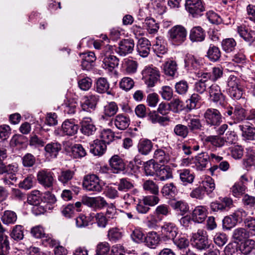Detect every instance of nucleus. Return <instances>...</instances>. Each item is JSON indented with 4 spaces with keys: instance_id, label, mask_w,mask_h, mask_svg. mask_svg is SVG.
Here are the masks:
<instances>
[{
    "instance_id": "f257e3e1",
    "label": "nucleus",
    "mask_w": 255,
    "mask_h": 255,
    "mask_svg": "<svg viewBox=\"0 0 255 255\" xmlns=\"http://www.w3.org/2000/svg\"><path fill=\"white\" fill-rule=\"evenodd\" d=\"M191 244L199 250H205L210 247L207 232L203 229H199L197 232L192 233L191 238Z\"/></svg>"
},
{
    "instance_id": "f03ea898",
    "label": "nucleus",
    "mask_w": 255,
    "mask_h": 255,
    "mask_svg": "<svg viewBox=\"0 0 255 255\" xmlns=\"http://www.w3.org/2000/svg\"><path fill=\"white\" fill-rule=\"evenodd\" d=\"M104 185L105 183L95 174L85 176L83 181V187L89 191L100 192Z\"/></svg>"
},
{
    "instance_id": "7ed1b4c3",
    "label": "nucleus",
    "mask_w": 255,
    "mask_h": 255,
    "mask_svg": "<svg viewBox=\"0 0 255 255\" xmlns=\"http://www.w3.org/2000/svg\"><path fill=\"white\" fill-rule=\"evenodd\" d=\"M170 40L175 45H180L184 42L187 36V31L182 25H177L172 27L168 32Z\"/></svg>"
},
{
    "instance_id": "20e7f679",
    "label": "nucleus",
    "mask_w": 255,
    "mask_h": 255,
    "mask_svg": "<svg viewBox=\"0 0 255 255\" xmlns=\"http://www.w3.org/2000/svg\"><path fill=\"white\" fill-rule=\"evenodd\" d=\"M142 79L149 87H152L160 77L159 71L152 66L146 67L142 71Z\"/></svg>"
},
{
    "instance_id": "39448f33",
    "label": "nucleus",
    "mask_w": 255,
    "mask_h": 255,
    "mask_svg": "<svg viewBox=\"0 0 255 255\" xmlns=\"http://www.w3.org/2000/svg\"><path fill=\"white\" fill-rule=\"evenodd\" d=\"M185 6L186 10L194 17L201 16L205 10L202 0H186Z\"/></svg>"
},
{
    "instance_id": "423d86ee",
    "label": "nucleus",
    "mask_w": 255,
    "mask_h": 255,
    "mask_svg": "<svg viewBox=\"0 0 255 255\" xmlns=\"http://www.w3.org/2000/svg\"><path fill=\"white\" fill-rule=\"evenodd\" d=\"M229 93L234 100L240 99L243 94L242 87L240 84V79L237 77L231 75L228 81Z\"/></svg>"
},
{
    "instance_id": "0eeeda50",
    "label": "nucleus",
    "mask_w": 255,
    "mask_h": 255,
    "mask_svg": "<svg viewBox=\"0 0 255 255\" xmlns=\"http://www.w3.org/2000/svg\"><path fill=\"white\" fill-rule=\"evenodd\" d=\"M204 118L207 125L218 127L222 122V116L220 112L215 109H208L204 113Z\"/></svg>"
},
{
    "instance_id": "6e6552de",
    "label": "nucleus",
    "mask_w": 255,
    "mask_h": 255,
    "mask_svg": "<svg viewBox=\"0 0 255 255\" xmlns=\"http://www.w3.org/2000/svg\"><path fill=\"white\" fill-rule=\"evenodd\" d=\"M225 114L231 116L235 124L240 123L246 119V110L240 105H236L235 107H229L227 108Z\"/></svg>"
},
{
    "instance_id": "1a4fd4ad",
    "label": "nucleus",
    "mask_w": 255,
    "mask_h": 255,
    "mask_svg": "<svg viewBox=\"0 0 255 255\" xmlns=\"http://www.w3.org/2000/svg\"><path fill=\"white\" fill-rule=\"evenodd\" d=\"M177 233V228L173 223H165L161 227V238L164 241H174Z\"/></svg>"
},
{
    "instance_id": "9d476101",
    "label": "nucleus",
    "mask_w": 255,
    "mask_h": 255,
    "mask_svg": "<svg viewBox=\"0 0 255 255\" xmlns=\"http://www.w3.org/2000/svg\"><path fill=\"white\" fill-rule=\"evenodd\" d=\"M209 94L211 100L214 103L225 107L227 104L225 96L222 93L220 87L217 84H212L209 87Z\"/></svg>"
},
{
    "instance_id": "9b49d317",
    "label": "nucleus",
    "mask_w": 255,
    "mask_h": 255,
    "mask_svg": "<svg viewBox=\"0 0 255 255\" xmlns=\"http://www.w3.org/2000/svg\"><path fill=\"white\" fill-rule=\"evenodd\" d=\"M37 179L38 182L45 188H52L54 181V173L46 170L38 172Z\"/></svg>"
},
{
    "instance_id": "f8f14e48",
    "label": "nucleus",
    "mask_w": 255,
    "mask_h": 255,
    "mask_svg": "<svg viewBox=\"0 0 255 255\" xmlns=\"http://www.w3.org/2000/svg\"><path fill=\"white\" fill-rule=\"evenodd\" d=\"M134 47V43L133 39H123L119 44V47L117 49V52L121 56H125L132 52Z\"/></svg>"
},
{
    "instance_id": "ddd939ff",
    "label": "nucleus",
    "mask_w": 255,
    "mask_h": 255,
    "mask_svg": "<svg viewBox=\"0 0 255 255\" xmlns=\"http://www.w3.org/2000/svg\"><path fill=\"white\" fill-rule=\"evenodd\" d=\"M110 166L113 173H119L126 169V163L118 155H113L109 160Z\"/></svg>"
},
{
    "instance_id": "4468645a",
    "label": "nucleus",
    "mask_w": 255,
    "mask_h": 255,
    "mask_svg": "<svg viewBox=\"0 0 255 255\" xmlns=\"http://www.w3.org/2000/svg\"><path fill=\"white\" fill-rule=\"evenodd\" d=\"M237 32L240 36L250 44L255 41V31L248 28L246 26H238Z\"/></svg>"
},
{
    "instance_id": "2eb2a0df",
    "label": "nucleus",
    "mask_w": 255,
    "mask_h": 255,
    "mask_svg": "<svg viewBox=\"0 0 255 255\" xmlns=\"http://www.w3.org/2000/svg\"><path fill=\"white\" fill-rule=\"evenodd\" d=\"M81 131L85 135L89 136L93 134L96 130V128L94 125L91 118H84L81 123Z\"/></svg>"
},
{
    "instance_id": "dca6fc26",
    "label": "nucleus",
    "mask_w": 255,
    "mask_h": 255,
    "mask_svg": "<svg viewBox=\"0 0 255 255\" xmlns=\"http://www.w3.org/2000/svg\"><path fill=\"white\" fill-rule=\"evenodd\" d=\"M207 216V210L206 207L198 206L195 207L192 212V219L193 221L202 223Z\"/></svg>"
},
{
    "instance_id": "f3484780",
    "label": "nucleus",
    "mask_w": 255,
    "mask_h": 255,
    "mask_svg": "<svg viewBox=\"0 0 255 255\" xmlns=\"http://www.w3.org/2000/svg\"><path fill=\"white\" fill-rule=\"evenodd\" d=\"M107 149V145L103 141L99 139L94 140L90 144V151L94 155H103Z\"/></svg>"
},
{
    "instance_id": "a211bd4d",
    "label": "nucleus",
    "mask_w": 255,
    "mask_h": 255,
    "mask_svg": "<svg viewBox=\"0 0 255 255\" xmlns=\"http://www.w3.org/2000/svg\"><path fill=\"white\" fill-rule=\"evenodd\" d=\"M160 238L158 234L154 231L148 232L144 239L145 245L151 248L155 249L159 244Z\"/></svg>"
},
{
    "instance_id": "6ab92c4d",
    "label": "nucleus",
    "mask_w": 255,
    "mask_h": 255,
    "mask_svg": "<svg viewBox=\"0 0 255 255\" xmlns=\"http://www.w3.org/2000/svg\"><path fill=\"white\" fill-rule=\"evenodd\" d=\"M102 60V67L103 68L112 71L113 70L119 65V59L114 55L101 56Z\"/></svg>"
},
{
    "instance_id": "aec40b11",
    "label": "nucleus",
    "mask_w": 255,
    "mask_h": 255,
    "mask_svg": "<svg viewBox=\"0 0 255 255\" xmlns=\"http://www.w3.org/2000/svg\"><path fill=\"white\" fill-rule=\"evenodd\" d=\"M114 123L116 127L120 130L126 129L129 125V118L123 114H119L112 119L110 122Z\"/></svg>"
},
{
    "instance_id": "412c9836",
    "label": "nucleus",
    "mask_w": 255,
    "mask_h": 255,
    "mask_svg": "<svg viewBox=\"0 0 255 255\" xmlns=\"http://www.w3.org/2000/svg\"><path fill=\"white\" fill-rule=\"evenodd\" d=\"M136 47L137 52L140 56L143 57H146L148 56L150 50V43L147 39L145 38L139 39Z\"/></svg>"
},
{
    "instance_id": "4be33fe9",
    "label": "nucleus",
    "mask_w": 255,
    "mask_h": 255,
    "mask_svg": "<svg viewBox=\"0 0 255 255\" xmlns=\"http://www.w3.org/2000/svg\"><path fill=\"white\" fill-rule=\"evenodd\" d=\"M78 128V126L71 120H65L62 125L63 132L69 136L75 134L77 132Z\"/></svg>"
},
{
    "instance_id": "5701e85b",
    "label": "nucleus",
    "mask_w": 255,
    "mask_h": 255,
    "mask_svg": "<svg viewBox=\"0 0 255 255\" xmlns=\"http://www.w3.org/2000/svg\"><path fill=\"white\" fill-rule=\"evenodd\" d=\"M153 147V143L148 139H141L137 144V150L139 153L143 155L149 153Z\"/></svg>"
},
{
    "instance_id": "b1692460",
    "label": "nucleus",
    "mask_w": 255,
    "mask_h": 255,
    "mask_svg": "<svg viewBox=\"0 0 255 255\" xmlns=\"http://www.w3.org/2000/svg\"><path fill=\"white\" fill-rule=\"evenodd\" d=\"M118 107L116 103L112 102L108 103L104 107L103 115L101 119H107L114 116L117 113Z\"/></svg>"
},
{
    "instance_id": "393cba45",
    "label": "nucleus",
    "mask_w": 255,
    "mask_h": 255,
    "mask_svg": "<svg viewBox=\"0 0 255 255\" xmlns=\"http://www.w3.org/2000/svg\"><path fill=\"white\" fill-rule=\"evenodd\" d=\"M83 100L82 108L84 110L87 111L89 109L95 108L99 98L96 95H89L84 97Z\"/></svg>"
},
{
    "instance_id": "a878e982",
    "label": "nucleus",
    "mask_w": 255,
    "mask_h": 255,
    "mask_svg": "<svg viewBox=\"0 0 255 255\" xmlns=\"http://www.w3.org/2000/svg\"><path fill=\"white\" fill-rule=\"evenodd\" d=\"M96 57L93 52H89L82 54L81 66L83 69L89 70L92 68L93 63L96 60Z\"/></svg>"
},
{
    "instance_id": "bb28decb",
    "label": "nucleus",
    "mask_w": 255,
    "mask_h": 255,
    "mask_svg": "<svg viewBox=\"0 0 255 255\" xmlns=\"http://www.w3.org/2000/svg\"><path fill=\"white\" fill-rule=\"evenodd\" d=\"M156 175L158 180L165 181L172 178V170L168 166L159 165Z\"/></svg>"
},
{
    "instance_id": "cd10ccee",
    "label": "nucleus",
    "mask_w": 255,
    "mask_h": 255,
    "mask_svg": "<svg viewBox=\"0 0 255 255\" xmlns=\"http://www.w3.org/2000/svg\"><path fill=\"white\" fill-rule=\"evenodd\" d=\"M205 37V32L200 26L194 27L190 31L189 38L192 42L202 41Z\"/></svg>"
},
{
    "instance_id": "c85d7f7f",
    "label": "nucleus",
    "mask_w": 255,
    "mask_h": 255,
    "mask_svg": "<svg viewBox=\"0 0 255 255\" xmlns=\"http://www.w3.org/2000/svg\"><path fill=\"white\" fill-rule=\"evenodd\" d=\"M44 149L47 155L55 158L61 149V145L57 142H52L47 144Z\"/></svg>"
},
{
    "instance_id": "c756f323",
    "label": "nucleus",
    "mask_w": 255,
    "mask_h": 255,
    "mask_svg": "<svg viewBox=\"0 0 255 255\" xmlns=\"http://www.w3.org/2000/svg\"><path fill=\"white\" fill-rule=\"evenodd\" d=\"M96 91L100 94L106 93L108 95H110L111 92L109 91L110 84L107 80L105 78H99L96 81Z\"/></svg>"
},
{
    "instance_id": "7c9ffc66",
    "label": "nucleus",
    "mask_w": 255,
    "mask_h": 255,
    "mask_svg": "<svg viewBox=\"0 0 255 255\" xmlns=\"http://www.w3.org/2000/svg\"><path fill=\"white\" fill-rule=\"evenodd\" d=\"M209 161V156L207 152H202L195 157V163L198 170H202L206 167Z\"/></svg>"
},
{
    "instance_id": "2f4dec72",
    "label": "nucleus",
    "mask_w": 255,
    "mask_h": 255,
    "mask_svg": "<svg viewBox=\"0 0 255 255\" xmlns=\"http://www.w3.org/2000/svg\"><path fill=\"white\" fill-rule=\"evenodd\" d=\"M163 71L166 75L175 76L177 72V64L176 61L170 60L165 62L163 65Z\"/></svg>"
},
{
    "instance_id": "473e14b6",
    "label": "nucleus",
    "mask_w": 255,
    "mask_h": 255,
    "mask_svg": "<svg viewBox=\"0 0 255 255\" xmlns=\"http://www.w3.org/2000/svg\"><path fill=\"white\" fill-rule=\"evenodd\" d=\"M159 164L154 162L153 160H150L144 164V170L145 174L147 176H153L156 175Z\"/></svg>"
},
{
    "instance_id": "72a5a7b5",
    "label": "nucleus",
    "mask_w": 255,
    "mask_h": 255,
    "mask_svg": "<svg viewBox=\"0 0 255 255\" xmlns=\"http://www.w3.org/2000/svg\"><path fill=\"white\" fill-rule=\"evenodd\" d=\"M153 158L157 163L159 162L163 164L167 163L170 160L169 154L165 153L164 150L160 148L155 150Z\"/></svg>"
},
{
    "instance_id": "f704fd0d",
    "label": "nucleus",
    "mask_w": 255,
    "mask_h": 255,
    "mask_svg": "<svg viewBox=\"0 0 255 255\" xmlns=\"http://www.w3.org/2000/svg\"><path fill=\"white\" fill-rule=\"evenodd\" d=\"M161 192L166 198L174 196L177 192L176 187L173 183H167L161 189Z\"/></svg>"
},
{
    "instance_id": "c9c22d12",
    "label": "nucleus",
    "mask_w": 255,
    "mask_h": 255,
    "mask_svg": "<svg viewBox=\"0 0 255 255\" xmlns=\"http://www.w3.org/2000/svg\"><path fill=\"white\" fill-rule=\"evenodd\" d=\"M240 250L245 255L250 254L255 250V241L253 239H247L242 244Z\"/></svg>"
},
{
    "instance_id": "e433bc0d",
    "label": "nucleus",
    "mask_w": 255,
    "mask_h": 255,
    "mask_svg": "<svg viewBox=\"0 0 255 255\" xmlns=\"http://www.w3.org/2000/svg\"><path fill=\"white\" fill-rule=\"evenodd\" d=\"M205 140L217 147H221L225 145L223 137L218 135L208 136Z\"/></svg>"
},
{
    "instance_id": "4c0bfd02",
    "label": "nucleus",
    "mask_w": 255,
    "mask_h": 255,
    "mask_svg": "<svg viewBox=\"0 0 255 255\" xmlns=\"http://www.w3.org/2000/svg\"><path fill=\"white\" fill-rule=\"evenodd\" d=\"M251 236L245 228L236 229L233 234V238L238 242H242Z\"/></svg>"
},
{
    "instance_id": "58836bf2",
    "label": "nucleus",
    "mask_w": 255,
    "mask_h": 255,
    "mask_svg": "<svg viewBox=\"0 0 255 255\" xmlns=\"http://www.w3.org/2000/svg\"><path fill=\"white\" fill-rule=\"evenodd\" d=\"M221 53L219 48L211 44L207 52V56L212 61L216 62L221 57Z\"/></svg>"
},
{
    "instance_id": "ea45409f",
    "label": "nucleus",
    "mask_w": 255,
    "mask_h": 255,
    "mask_svg": "<svg viewBox=\"0 0 255 255\" xmlns=\"http://www.w3.org/2000/svg\"><path fill=\"white\" fill-rule=\"evenodd\" d=\"M170 206L174 210L180 212L181 215L185 214L189 209L187 203L182 200L173 201Z\"/></svg>"
},
{
    "instance_id": "a19ab883",
    "label": "nucleus",
    "mask_w": 255,
    "mask_h": 255,
    "mask_svg": "<svg viewBox=\"0 0 255 255\" xmlns=\"http://www.w3.org/2000/svg\"><path fill=\"white\" fill-rule=\"evenodd\" d=\"M74 175V172L70 169L61 171L60 174L58 176V180L64 185L68 184L73 178Z\"/></svg>"
},
{
    "instance_id": "79ce46f5",
    "label": "nucleus",
    "mask_w": 255,
    "mask_h": 255,
    "mask_svg": "<svg viewBox=\"0 0 255 255\" xmlns=\"http://www.w3.org/2000/svg\"><path fill=\"white\" fill-rule=\"evenodd\" d=\"M237 43L234 39L232 38H226L222 42V47L226 52H231L234 50Z\"/></svg>"
},
{
    "instance_id": "37998d69",
    "label": "nucleus",
    "mask_w": 255,
    "mask_h": 255,
    "mask_svg": "<svg viewBox=\"0 0 255 255\" xmlns=\"http://www.w3.org/2000/svg\"><path fill=\"white\" fill-rule=\"evenodd\" d=\"M161 221L155 214H151L147 217L145 224L149 229H155L158 227V223Z\"/></svg>"
},
{
    "instance_id": "c03bdc74",
    "label": "nucleus",
    "mask_w": 255,
    "mask_h": 255,
    "mask_svg": "<svg viewBox=\"0 0 255 255\" xmlns=\"http://www.w3.org/2000/svg\"><path fill=\"white\" fill-rule=\"evenodd\" d=\"M170 213V209L166 204H161L157 206L154 212L161 220L163 217L167 216Z\"/></svg>"
},
{
    "instance_id": "a18cd8bd",
    "label": "nucleus",
    "mask_w": 255,
    "mask_h": 255,
    "mask_svg": "<svg viewBox=\"0 0 255 255\" xmlns=\"http://www.w3.org/2000/svg\"><path fill=\"white\" fill-rule=\"evenodd\" d=\"M240 129L242 131V136L247 139H253L255 135V129L249 126L240 125L239 126Z\"/></svg>"
},
{
    "instance_id": "49530a36",
    "label": "nucleus",
    "mask_w": 255,
    "mask_h": 255,
    "mask_svg": "<svg viewBox=\"0 0 255 255\" xmlns=\"http://www.w3.org/2000/svg\"><path fill=\"white\" fill-rule=\"evenodd\" d=\"M17 220L15 213L11 211H5L1 217L2 222L6 225L14 224Z\"/></svg>"
},
{
    "instance_id": "de8ad7c7",
    "label": "nucleus",
    "mask_w": 255,
    "mask_h": 255,
    "mask_svg": "<svg viewBox=\"0 0 255 255\" xmlns=\"http://www.w3.org/2000/svg\"><path fill=\"white\" fill-rule=\"evenodd\" d=\"M180 178L183 182L192 183L194 179V175L189 169H184L178 171Z\"/></svg>"
},
{
    "instance_id": "09e8293b",
    "label": "nucleus",
    "mask_w": 255,
    "mask_h": 255,
    "mask_svg": "<svg viewBox=\"0 0 255 255\" xmlns=\"http://www.w3.org/2000/svg\"><path fill=\"white\" fill-rule=\"evenodd\" d=\"M245 227L251 236H255V219L248 217L244 220Z\"/></svg>"
},
{
    "instance_id": "8fccbe9b",
    "label": "nucleus",
    "mask_w": 255,
    "mask_h": 255,
    "mask_svg": "<svg viewBox=\"0 0 255 255\" xmlns=\"http://www.w3.org/2000/svg\"><path fill=\"white\" fill-rule=\"evenodd\" d=\"M144 190L149 191L152 194H159L158 186L152 180H146L143 184Z\"/></svg>"
},
{
    "instance_id": "3c124183",
    "label": "nucleus",
    "mask_w": 255,
    "mask_h": 255,
    "mask_svg": "<svg viewBox=\"0 0 255 255\" xmlns=\"http://www.w3.org/2000/svg\"><path fill=\"white\" fill-rule=\"evenodd\" d=\"M133 187V184L127 178L120 179L118 183V189L120 191L127 192Z\"/></svg>"
},
{
    "instance_id": "603ef678",
    "label": "nucleus",
    "mask_w": 255,
    "mask_h": 255,
    "mask_svg": "<svg viewBox=\"0 0 255 255\" xmlns=\"http://www.w3.org/2000/svg\"><path fill=\"white\" fill-rule=\"evenodd\" d=\"M71 152L75 158L83 157L87 154L85 149L80 144H76L73 145L71 148Z\"/></svg>"
},
{
    "instance_id": "864d4df0",
    "label": "nucleus",
    "mask_w": 255,
    "mask_h": 255,
    "mask_svg": "<svg viewBox=\"0 0 255 255\" xmlns=\"http://www.w3.org/2000/svg\"><path fill=\"white\" fill-rule=\"evenodd\" d=\"M173 131L176 135L182 138L186 137L189 133V128L188 127L182 124L176 125L174 128Z\"/></svg>"
},
{
    "instance_id": "5fc2aeb1",
    "label": "nucleus",
    "mask_w": 255,
    "mask_h": 255,
    "mask_svg": "<svg viewBox=\"0 0 255 255\" xmlns=\"http://www.w3.org/2000/svg\"><path fill=\"white\" fill-rule=\"evenodd\" d=\"M147 118L148 120L152 124L162 123L168 120L166 117L159 116L155 111L149 112L147 115Z\"/></svg>"
},
{
    "instance_id": "6e6d98bb",
    "label": "nucleus",
    "mask_w": 255,
    "mask_h": 255,
    "mask_svg": "<svg viewBox=\"0 0 255 255\" xmlns=\"http://www.w3.org/2000/svg\"><path fill=\"white\" fill-rule=\"evenodd\" d=\"M144 26L150 34H154L157 32L159 26L153 18L145 19Z\"/></svg>"
},
{
    "instance_id": "4d7b16f0",
    "label": "nucleus",
    "mask_w": 255,
    "mask_h": 255,
    "mask_svg": "<svg viewBox=\"0 0 255 255\" xmlns=\"http://www.w3.org/2000/svg\"><path fill=\"white\" fill-rule=\"evenodd\" d=\"M186 67H191L193 69H196L199 66V61L194 56L191 54H187L184 59Z\"/></svg>"
},
{
    "instance_id": "13d9d810",
    "label": "nucleus",
    "mask_w": 255,
    "mask_h": 255,
    "mask_svg": "<svg viewBox=\"0 0 255 255\" xmlns=\"http://www.w3.org/2000/svg\"><path fill=\"white\" fill-rule=\"evenodd\" d=\"M144 203L148 206L153 207L157 205L160 201L158 194H152L144 196L142 199Z\"/></svg>"
},
{
    "instance_id": "bf43d9fd",
    "label": "nucleus",
    "mask_w": 255,
    "mask_h": 255,
    "mask_svg": "<svg viewBox=\"0 0 255 255\" xmlns=\"http://www.w3.org/2000/svg\"><path fill=\"white\" fill-rule=\"evenodd\" d=\"M110 246L107 242L99 243L96 247V255H105L108 254Z\"/></svg>"
},
{
    "instance_id": "052dcab7",
    "label": "nucleus",
    "mask_w": 255,
    "mask_h": 255,
    "mask_svg": "<svg viewBox=\"0 0 255 255\" xmlns=\"http://www.w3.org/2000/svg\"><path fill=\"white\" fill-rule=\"evenodd\" d=\"M115 137L114 133L110 129H104L101 134V141L106 144L112 141Z\"/></svg>"
},
{
    "instance_id": "680f3d73",
    "label": "nucleus",
    "mask_w": 255,
    "mask_h": 255,
    "mask_svg": "<svg viewBox=\"0 0 255 255\" xmlns=\"http://www.w3.org/2000/svg\"><path fill=\"white\" fill-rule=\"evenodd\" d=\"M245 186L242 182L235 183L231 188L233 195L236 197H239L245 193Z\"/></svg>"
},
{
    "instance_id": "e2e57ef3",
    "label": "nucleus",
    "mask_w": 255,
    "mask_h": 255,
    "mask_svg": "<svg viewBox=\"0 0 255 255\" xmlns=\"http://www.w3.org/2000/svg\"><path fill=\"white\" fill-rule=\"evenodd\" d=\"M206 192V189L202 186H199V187L194 189L190 194V196L192 198H195L197 199H202L205 196Z\"/></svg>"
},
{
    "instance_id": "0e129e2a",
    "label": "nucleus",
    "mask_w": 255,
    "mask_h": 255,
    "mask_svg": "<svg viewBox=\"0 0 255 255\" xmlns=\"http://www.w3.org/2000/svg\"><path fill=\"white\" fill-rule=\"evenodd\" d=\"M237 222V219L232 214L224 218L223 220V226L224 228L230 230L234 227Z\"/></svg>"
},
{
    "instance_id": "69168bd1",
    "label": "nucleus",
    "mask_w": 255,
    "mask_h": 255,
    "mask_svg": "<svg viewBox=\"0 0 255 255\" xmlns=\"http://www.w3.org/2000/svg\"><path fill=\"white\" fill-rule=\"evenodd\" d=\"M10 237L15 241H19L23 238L22 227L20 225H16L11 232Z\"/></svg>"
},
{
    "instance_id": "338daca9",
    "label": "nucleus",
    "mask_w": 255,
    "mask_h": 255,
    "mask_svg": "<svg viewBox=\"0 0 255 255\" xmlns=\"http://www.w3.org/2000/svg\"><path fill=\"white\" fill-rule=\"evenodd\" d=\"M134 85L133 80L129 77L123 78L120 83V87L126 91H128L133 88Z\"/></svg>"
},
{
    "instance_id": "774afa93",
    "label": "nucleus",
    "mask_w": 255,
    "mask_h": 255,
    "mask_svg": "<svg viewBox=\"0 0 255 255\" xmlns=\"http://www.w3.org/2000/svg\"><path fill=\"white\" fill-rule=\"evenodd\" d=\"M122 233L119 229L116 228L110 229L108 233V237L109 240L116 242L120 240L122 238Z\"/></svg>"
}]
</instances>
